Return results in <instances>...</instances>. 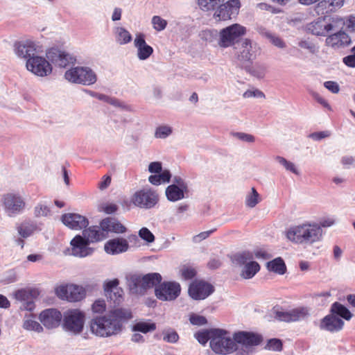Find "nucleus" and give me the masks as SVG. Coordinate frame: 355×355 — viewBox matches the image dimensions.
I'll use <instances>...</instances> for the list:
<instances>
[{
	"label": "nucleus",
	"instance_id": "nucleus-15",
	"mask_svg": "<svg viewBox=\"0 0 355 355\" xmlns=\"http://www.w3.org/2000/svg\"><path fill=\"white\" fill-rule=\"evenodd\" d=\"M180 286L178 283L165 282L155 289L156 297L162 301H170L177 298L180 293Z\"/></svg>",
	"mask_w": 355,
	"mask_h": 355
},
{
	"label": "nucleus",
	"instance_id": "nucleus-22",
	"mask_svg": "<svg viewBox=\"0 0 355 355\" xmlns=\"http://www.w3.org/2000/svg\"><path fill=\"white\" fill-rule=\"evenodd\" d=\"M62 315L56 309H47L42 311L39 315V320L47 329H51L58 327L62 320Z\"/></svg>",
	"mask_w": 355,
	"mask_h": 355
},
{
	"label": "nucleus",
	"instance_id": "nucleus-32",
	"mask_svg": "<svg viewBox=\"0 0 355 355\" xmlns=\"http://www.w3.org/2000/svg\"><path fill=\"white\" fill-rule=\"evenodd\" d=\"M83 236L90 243L101 241L106 237L105 232L101 228V225L92 226L83 232Z\"/></svg>",
	"mask_w": 355,
	"mask_h": 355
},
{
	"label": "nucleus",
	"instance_id": "nucleus-12",
	"mask_svg": "<svg viewBox=\"0 0 355 355\" xmlns=\"http://www.w3.org/2000/svg\"><path fill=\"white\" fill-rule=\"evenodd\" d=\"M26 69L39 77L48 76L52 73V67L48 59L40 55H34L26 60Z\"/></svg>",
	"mask_w": 355,
	"mask_h": 355
},
{
	"label": "nucleus",
	"instance_id": "nucleus-25",
	"mask_svg": "<svg viewBox=\"0 0 355 355\" xmlns=\"http://www.w3.org/2000/svg\"><path fill=\"white\" fill-rule=\"evenodd\" d=\"M49 62L59 67H65L73 62V58L69 54L58 49H51L46 53Z\"/></svg>",
	"mask_w": 355,
	"mask_h": 355
},
{
	"label": "nucleus",
	"instance_id": "nucleus-33",
	"mask_svg": "<svg viewBox=\"0 0 355 355\" xmlns=\"http://www.w3.org/2000/svg\"><path fill=\"white\" fill-rule=\"evenodd\" d=\"M128 286L133 294L144 295L146 291L144 278L139 275H132L128 279Z\"/></svg>",
	"mask_w": 355,
	"mask_h": 355
},
{
	"label": "nucleus",
	"instance_id": "nucleus-41",
	"mask_svg": "<svg viewBox=\"0 0 355 355\" xmlns=\"http://www.w3.org/2000/svg\"><path fill=\"white\" fill-rule=\"evenodd\" d=\"M156 329V324L154 322L146 321H139L136 322L132 327L133 331H139L143 334H147Z\"/></svg>",
	"mask_w": 355,
	"mask_h": 355
},
{
	"label": "nucleus",
	"instance_id": "nucleus-13",
	"mask_svg": "<svg viewBox=\"0 0 355 355\" xmlns=\"http://www.w3.org/2000/svg\"><path fill=\"white\" fill-rule=\"evenodd\" d=\"M234 49L238 60L241 62L251 61L255 59L259 51L257 44L248 39L241 40Z\"/></svg>",
	"mask_w": 355,
	"mask_h": 355
},
{
	"label": "nucleus",
	"instance_id": "nucleus-19",
	"mask_svg": "<svg viewBox=\"0 0 355 355\" xmlns=\"http://www.w3.org/2000/svg\"><path fill=\"white\" fill-rule=\"evenodd\" d=\"M233 335L234 340L236 343V350L239 346L249 350L250 348L258 345L261 342V337L252 332L238 331Z\"/></svg>",
	"mask_w": 355,
	"mask_h": 355
},
{
	"label": "nucleus",
	"instance_id": "nucleus-34",
	"mask_svg": "<svg viewBox=\"0 0 355 355\" xmlns=\"http://www.w3.org/2000/svg\"><path fill=\"white\" fill-rule=\"evenodd\" d=\"M186 192H187V189L180 188L176 184H171L166 188V196L168 200L175 202L183 199Z\"/></svg>",
	"mask_w": 355,
	"mask_h": 355
},
{
	"label": "nucleus",
	"instance_id": "nucleus-21",
	"mask_svg": "<svg viewBox=\"0 0 355 355\" xmlns=\"http://www.w3.org/2000/svg\"><path fill=\"white\" fill-rule=\"evenodd\" d=\"M342 30L335 31L336 33L327 35L325 44L334 49H340L349 46L352 42L351 38Z\"/></svg>",
	"mask_w": 355,
	"mask_h": 355
},
{
	"label": "nucleus",
	"instance_id": "nucleus-37",
	"mask_svg": "<svg viewBox=\"0 0 355 355\" xmlns=\"http://www.w3.org/2000/svg\"><path fill=\"white\" fill-rule=\"evenodd\" d=\"M331 313L340 316L346 320H349L352 318V313L344 305L339 302H334L331 306Z\"/></svg>",
	"mask_w": 355,
	"mask_h": 355
},
{
	"label": "nucleus",
	"instance_id": "nucleus-55",
	"mask_svg": "<svg viewBox=\"0 0 355 355\" xmlns=\"http://www.w3.org/2000/svg\"><path fill=\"white\" fill-rule=\"evenodd\" d=\"M195 338L200 344L205 345L208 340L211 341V329L207 331L196 333Z\"/></svg>",
	"mask_w": 355,
	"mask_h": 355
},
{
	"label": "nucleus",
	"instance_id": "nucleus-29",
	"mask_svg": "<svg viewBox=\"0 0 355 355\" xmlns=\"http://www.w3.org/2000/svg\"><path fill=\"white\" fill-rule=\"evenodd\" d=\"M344 326V322L342 319L330 313L325 316L321 321L320 328L331 332L340 331Z\"/></svg>",
	"mask_w": 355,
	"mask_h": 355
},
{
	"label": "nucleus",
	"instance_id": "nucleus-18",
	"mask_svg": "<svg viewBox=\"0 0 355 355\" xmlns=\"http://www.w3.org/2000/svg\"><path fill=\"white\" fill-rule=\"evenodd\" d=\"M241 7L239 0H230L224 4H220L214 13V17L219 21L231 19L239 13Z\"/></svg>",
	"mask_w": 355,
	"mask_h": 355
},
{
	"label": "nucleus",
	"instance_id": "nucleus-50",
	"mask_svg": "<svg viewBox=\"0 0 355 355\" xmlns=\"http://www.w3.org/2000/svg\"><path fill=\"white\" fill-rule=\"evenodd\" d=\"M92 311L94 313L103 315L106 310V303L103 299H98L92 305Z\"/></svg>",
	"mask_w": 355,
	"mask_h": 355
},
{
	"label": "nucleus",
	"instance_id": "nucleus-59",
	"mask_svg": "<svg viewBox=\"0 0 355 355\" xmlns=\"http://www.w3.org/2000/svg\"><path fill=\"white\" fill-rule=\"evenodd\" d=\"M298 46L304 49H307L310 53H314L316 51V47L315 45L307 40H303L299 42Z\"/></svg>",
	"mask_w": 355,
	"mask_h": 355
},
{
	"label": "nucleus",
	"instance_id": "nucleus-39",
	"mask_svg": "<svg viewBox=\"0 0 355 355\" xmlns=\"http://www.w3.org/2000/svg\"><path fill=\"white\" fill-rule=\"evenodd\" d=\"M143 278L146 291L154 286H155V288L158 286L157 284H160L162 279L161 275L157 272L148 273L143 276Z\"/></svg>",
	"mask_w": 355,
	"mask_h": 355
},
{
	"label": "nucleus",
	"instance_id": "nucleus-51",
	"mask_svg": "<svg viewBox=\"0 0 355 355\" xmlns=\"http://www.w3.org/2000/svg\"><path fill=\"white\" fill-rule=\"evenodd\" d=\"M172 133V128L168 125H160L155 132V137L159 139H164Z\"/></svg>",
	"mask_w": 355,
	"mask_h": 355
},
{
	"label": "nucleus",
	"instance_id": "nucleus-43",
	"mask_svg": "<svg viewBox=\"0 0 355 355\" xmlns=\"http://www.w3.org/2000/svg\"><path fill=\"white\" fill-rule=\"evenodd\" d=\"M334 19L341 21V24L339 28H338V30L343 29L344 26H345L349 31H355V16L349 15L345 18L335 16Z\"/></svg>",
	"mask_w": 355,
	"mask_h": 355
},
{
	"label": "nucleus",
	"instance_id": "nucleus-1",
	"mask_svg": "<svg viewBox=\"0 0 355 355\" xmlns=\"http://www.w3.org/2000/svg\"><path fill=\"white\" fill-rule=\"evenodd\" d=\"M132 318L130 310L114 308L103 315L94 316L89 322L90 332L99 338H109L119 334L124 323Z\"/></svg>",
	"mask_w": 355,
	"mask_h": 355
},
{
	"label": "nucleus",
	"instance_id": "nucleus-58",
	"mask_svg": "<svg viewBox=\"0 0 355 355\" xmlns=\"http://www.w3.org/2000/svg\"><path fill=\"white\" fill-rule=\"evenodd\" d=\"M266 348L273 351H281L282 349V343L277 338L270 339L267 343Z\"/></svg>",
	"mask_w": 355,
	"mask_h": 355
},
{
	"label": "nucleus",
	"instance_id": "nucleus-48",
	"mask_svg": "<svg viewBox=\"0 0 355 355\" xmlns=\"http://www.w3.org/2000/svg\"><path fill=\"white\" fill-rule=\"evenodd\" d=\"M275 159L276 162L282 165L286 171H291L296 175H299V171L293 162L281 156H277Z\"/></svg>",
	"mask_w": 355,
	"mask_h": 355
},
{
	"label": "nucleus",
	"instance_id": "nucleus-4",
	"mask_svg": "<svg viewBox=\"0 0 355 355\" xmlns=\"http://www.w3.org/2000/svg\"><path fill=\"white\" fill-rule=\"evenodd\" d=\"M64 78L72 83L92 85L97 80L96 73L88 67H75L66 71Z\"/></svg>",
	"mask_w": 355,
	"mask_h": 355
},
{
	"label": "nucleus",
	"instance_id": "nucleus-52",
	"mask_svg": "<svg viewBox=\"0 0 355 355\" xmlns=\"http://www.w3.org/2000/svg\"><path fill=\"white\" fill-rule=\"evenodd\" d=\"M249 72L258 78H263L266 73V67L263 65L255 64L249 69Z\"/></svg>",
	"mask_w": 355,
	"mask_h": 355
},
{
	"label": "nucleus",
	"instance_id": "nucleus-28",
	"mask_svg": "<svg viewBox=\"0 0 355 355\" xmlns=\"http://www.w3.org/2000/svg\"><path fill=\"white\" fill-rule=\"evenodd\" d=\"M129 244L123 238H116L106 242L104 246L105 251L110 254H117L128 251Z\"/></svg>",
	"mask_w": 355,
	"mask_h": 355
},
{
	"label": "nucleus",
	"instance_id": "nucleus-40",
	"mask_svg": "<svg viewBox=\"0 0 355 355\" xmlns=\"http://www.w3.org/2000/svg\"><path fill=\"white\" fill-rule=\"evenodd\" d=\"M143 278L146 291L154 286H155V288L158 286L157 284H160L162 279L161 275L157 272L148 273L143 276Z\"/></svg>",
	"mask_w": 355,
	"mask_h": 355
},
{
	"label": "nucleus",
	"instance_id": "nucleus-27",
	"mask_svg": "<svg viewBox=\"0 0 355 355\" xmlns=\"http://www.w3.org/2000/svg\"><path fill=\"white\" fill-rule=\"evenodd\" d=\"M15 52L18 57L23 58L27 60L29 58L35 55L36 44L30 40L17 42L15 44Z\"/></svg>",
	"mask_w": 355,
	"mask_h": 355
},
{
	"label": "nucleus",
	"instance_id": "nucleus-47",
	"mask_svg": "<svg viewBox=\"0 0 355 355\" xmlns=\"http://www.w3.org/2000/svg\"><path fill=\"white\" fill-rule=\"evenodd\" d=\"M260 202L259 194L254 188H252L251 193L247 195L245 198V205L247 207L253 208Z\"/></svg>",
	"mask_w": 355,
	"mask_h": 355
},
{
	"label": "nucleus",
	"instance_id": "nucleus-20",
	"mask_svg": "<svg viewBox=\"0 0 355 355\" xmlns=\"http://www.w3.org/2000/svg\"><path fill=\"white\" fill-rule=\"evenodd\" d=\"M214 291V286L204 281H194L189 288V295L194 300H204Z\"/></svg>",
	"mask_w": 355,
	"mask_h": 355
},
{
	"label": "nucleus",
	"instance_id": "nucleus-30",
	"mask_svg": "<svg viewBox=\"0 0 355 355\" xmlns=\"http://www.w3.org/2000/svg\"><path fill=\"white\" fill-rule=\"evenodd\" d=\"M344 5V0H322L317 5L316 10L322 15L334 12Z\"/></svg>",
	"mask_w": 355,
	"mask_h": 355
},
{
	"label": "nucleus",
	"instance_id": "nucleus-61",
	"mask_svg": "<svg viewBox=\"0 0 355 355\" xmlns=\"http://www.w3.org/2000/svg\"><path fill=\"white\" fill-rule=\"evenodd\" d=\"M189 320L194 325H203L207 323V319L204 316L196 314L191 315Z\"/></svg>",
	"mask_w": 355,
	"mask_h": 355
},
{
	"label": "nucleus",
	"instance_id": "nucleus-23",
	"mask_svg": "<svg viewBox=\"0 0 355 355\" xmlns=\"http://www.w3.org/2000/svg\"><path fill=\"white\" fill-rule=\"evenodd\" d=\"M71 253L73 256L85 257L92 254L93 249L89 247V243L82 236H76L71 241Z\"/></svg>",
	"mask_w": 355,
	"mask_h": 355
},
{
	"label": "nucleus",
	"instance_id": "nucleus-44",
	"mask_svg": "<svg viewBox=\"0 0 355 355\" xmlns=\"http://www.w3.org/2000/svg\"><path fill=\"white\" fill-rule=\"evenodd\" d=\"M37 230V226L34 223H23L18 228V233L22 238L31 236Z\"/></svg>",
	"mask_w": 355,
	"mask_h": 355
},
{
	"label": "nucleus",
	"instance_id": "nucleus-7",
	"mask_svg": "<svg viewBox=\"0 0 355 355\" xmlns=\"http://www.w3.org/2000/svg\"><path fill=\"white\" fill-rule=\"evenodd\" d=\"M85 320L84 311L75 309L64 312L63 315V327L67 331L75 335L82 332Z\"/></svg>",
	"mask_w": 355,
	"mask_h": 355
},
{
	"label": "nucleus",
	"instance_id": "nucleus-62",
	"mask_svg": "<svg viewBox=\"0 0 355 355\" xmlns=\"http://www.w3.org/2000/svg\"><path fill=\"white\" fill-rule=\"evenodd\" d=\"M324 86L325 88H327L329 91L334 94H337L340 91V87L338 84L336 82L334 81H326L324 83Z\"/></svg>",
	"mask_w": 355,
	"mask_h": 355
},
{
	"label": "nucleus",
	"instance_id": "nucleus-46",
	"mask_svg": "<svg viewBox=\"0 0 355 355\" xmlns=\"http://www.w3.org/2000/svg\"><path fill=\"white\" fill-rule=\"evenodd\" d=\"M95 98L112 105L114 107H121L122 109L128 108L126 105L115 98H112L102 94H95Z\"/></svg>",
	"mask_w": 355,
	"mask_h": 355
},
{
	"label": "nucleus",
	"instance_id": "nucleus-6",
	"mask_svg": "<svg viewBox=\"0 0 355 355\" xmlns=\"http://www.w3.org/2000/svg\"><path fill=\"white\" fill-rule=\"evenodd\" d=\"M340 21L339 19H334V17H320L309 24L307 29L313 35L327 36L329 33L338 31V28L341 24Z\"/></svg>",
	"mask_w": 355,
	"mask_h": 355
},
{
	"label": "nucleus",
	"instance_id": "nucleus-24",
	"mask_svg": "<svg viewBox=\"0 0 355 355\" xmlns=\"http://www.w3.org/2000/svg\"><path fill=\"white\" fill-rule=\"evenodd\" d=\"M62 222L70 229L79 230L89 225L87 218L78 214L67 213L62 216Z\"/></svg>",
	"mask_w": 355,
	"mask_h": 355
},
{
	"label": "nucleus",
	"instance_id": "nucleus-54",
	"mask_svg": "<svg viewBox=\"0 0 355 355\" xmlns=\"http://www.w3.org/2000/svg\"><path fill=\"white\" fill-rule=\"evenodd\" d=\"M266 37L269 39L270 42L275 46L279 49L286 48V45L285 42L278 36L272 33H266Z\"/></svg>",
	"mask_w": 355,
	"mask_h": 355
},
{
	"label": "nucleus",
	"instance_id": "nucleus-57",
	"mask_svg": "<svg viewBox=\"0 0 355 355\" xmlns=\"http://www.w3.org/2000/svg\"><path fill=\"white\" fill-rule=\"evenodd\" d=\"M232 136L247 143H253L255 141V138L253 135L245 132H233Z\"/></svg>",
	"mask_w": 355,
	"mask_h": 355
},
{
	"label": "nucleus",
	"instance_id": "nucleus-11",
	"mask_svg": "<svg viewBox=\"0 0 355 355\" xmlns=\"http://www.w3.org/2000/svg\"><path fill=\"white\" fill-rule=\"evenodd\" d=\"M55 293L59 298L71 302H80L86 297L85 288L74 284L60 286L56 288Z\"/></svg>",
	"mask_w": 355,
	"mask_h": 355
},
{
	"label": "nucleus",
	"instance_id": "nucleus-26",
	"mask_svg": "<svg viewBox=\"0 0 355 355\" xmlns=\"http://www.w3.org/2000/svg\"><path fill=\"white\" fill-rule=\"evenodd\" d=\"M134 46L137 49V56L140 60H146L153 53V49L147 44L143 33H137L134 40Z\"/></svg>",
	"mask_w": 355,
	"mask_h": 355
},
{
	"label": "nucleus",
	"instance_id": "nucleus-42",
	"mask_svg": "<svg viewBox=\"0 0 355 355\" xmlns=\"http://www.w3.org/2000/svg\"><path fill=\"white\" fill-rule=\"evenodd\" d=\"M267 268L270 271L275 272L279 275H283L286 271L285 263L281 258H277L268 262Z\"/></svg>",
	"mask_w": 355,
	"mask_h": 355
},
{
	"label": "nucleus",
	"instance_id": "nucleus-3",
	"mask_svg": "<svg viewBox=\"0 0 355 355\" xmlns=\"http://www.w3.org/2000/svg\"><path fill=\"white\" fill-rule=\"evenodd\" d=\"M211 349L216 354L227 355L236 350V343L234 335L221 329H211Z\"/></svg>",
	"mask_w": 355,
	"mask_h": 355
},
{
	"label": "nucleus",
	"instance_id": "nucleus-36",
	"mask_svg": "<svg viewBox=\"0 0 355 355\" xmlns=\"http://www.w3.org/2000/svg\"><path fill=\"white\" fill-rule=\"evenodd\" d=\"M23 328L27 331H33L37 333H41L44 330L42 325L35 320L34 316L31 314L24 316Z\"/></svg>",
	"mask_w": 355,
	"mask_h": 355
},
{
	"label": "nucleus",
	"instance_id": "nucleus-38",
	"mask_svg": "<svg viewBox=\"0 0 355 355\" xmlns=\"http://www.w3.org/2000/svg\"><path fill=\"white\" fill-rule=\"evenodd\" d=\"M171 175L168 170H164L161 173L149 176L148 181L153 185H159L169 182Z\"/></svg>",
	"mask_w": 355,
	"mask_h": 355
},
{
	"label": "nucleus",
	"instance_id": "nucleus-8",
	"mask_svg": "<svg viewBox=\"0 0 355 355\" xmlns=\"http://www.w3.org/2000/svg\"><path fill=\"white\" fill-rule=\"evenodd\" d=\"M2 205L8 216L15 217L25 210L26 202L20 194L8 193L2 198Z\"/></svg>",
	"mask_w": 355,
	"mask_h": 355
},
{
	"label": "nucleus",
	"instance_id": "nucleus-16",
	"mask_svg": "<svg viewBox=\"0 0 355 355\" xmlns=\"http://www.w3.org/2000/svg\"><path fill=\"white\" fill-rule=\"evenodd\" d=\"M118 279L106 280L103 283V291L107 300L114 305L120 304L123 300V291L119 287Z\"/></svg>",
	"mask_w": 355,
	"mask_h": 355
},
{
	"label": "nucleus",
	"instance_id": "nucleus-63",
	"mask_svg": "<svg viewBox=\"0 0 355 355\" xmlns=\"http://www.w3.org/2000/svg\"><path fill=\"white\" fill-rule=\"evenodd\" d=\"M148 171L151 173H161L163 171L161 162H153L150 163Z\"/></svg>",
	"mask_w": 355,
	"mask_h": 355
},
{
	"label": "nucleus",
	"instance_id": "nucleus-10",
	"mask_svg": "<svg viewBox=\"0 0 355 355\" xmlns=\"http://www.w3.org/2000/svg\"><path fill=\"white\" fill-rule=\"evenodd\" d=\"M158 200L157 192L148 188L137 191L130 198V202L135 206L146 209L155 207Z\"/></svg>",
	"mask_w": 355,
	"mask_h": 355
},
{
	"label": "nucleus",
	"instance_id": "nucleus-64",
	"mask_svg": "<svg viewBox=\"0 0 355 355\" xmlns=\"http://www.w3.org/2000/svg\"><path fill=\"white\" fill-rule=\"evenodd\" d=\"M179 336L175 331H168L164 336V340L174 343L178 340Z\"/></svg>",
	"mask_w": 355,
	"mask_h": 355
},
{
	"label": "nucleus",
	"instance_id": "nucleus-56",
	"mask_svg": "<svg viewBox=\"0 0 355 355\" xmlns=\"http://www.w3.org/2000/svg\"><path fill=\"white\" fill-rule=\"evenodd\" d=\"M139 236L148 243H152L155 240L153 233L146 227H142L139 232Z\"/></svg>",
	"mask_w": 355,
	"mask_h": 355
},
{
	"label": "nucleus",
	"instance_id": "nucleus-14",
	"mask_svg": "<svg viewBox=\"0 0 355 355\" xmlns=\"http://www.w3.org/2000/svg\"><path fill=\"white\" fill-rule=\"evenodd\" d=\"M310 310L306 306H299L288 311H277L275 318L279 321L293 322L306 319Z\"/></svg>",
	"mask_w": 355,
	"mask_h": 355
},
{
	"label": "nucleus",
	"instance_id": "nucleus-9",
	"mask_svg": "<svg viewBox=\"0 0 355 355\" xmlns=\"http://www.w3.org/2000/svg\"><path fill=\"white\" fill-rule=\"evenodd\" d=\"M254 254L249 251L237 253L233 257V261L239 265H244L241 272V277L244 279L252 278L260 270L259 263L252 261Z\"/></svg>",
	"mask_w": 355,
	"mask_h": 355
},
{
	"label": "nucleus",
	"instance_id": "nucleus-2",
	"mask_svg": "<svg viewBox=\"0 0 355 355\" xmlns=\"http://www.w3.org/2000/svg\"><path fill=\"white\" fill-rule=\"evenodd\" d=\"M286 236L294 244L311 246L322 241L323 230L318 223L306 221L291 227L286 231Z\"/></svg>",
	"mask_w": 355,
	"mask_h": 355
},
{
	"label": "nucleus",
	"instance_id": "nucleus-45",
	"mask_svg": "<svg viewBox=\"0 0 355 355\" xmlns=\"http://www.w3.org/2000/svg\"><path fill=\"white\" fill-rule=\"evenodd\" d=\"M224 0H198V4L201 10L209 11L214 10Z\"/></svg>",
	"mask_w": 355,
	"mask_h": 355
},
{
	"label": "nucleus",
	"instance_id": "nucleus-5",
	"mask_svg": "<svg viewBox=\"0 0 355 355\" xmlns=\"http://www.w3.org/2000/svg\"><path fill=\"white\" fill-rule=\"evenodd\" d=\"M245 33L246 29L244 26L239 24H232L220 31L218 44L223 48L238 44Z\"/></svg>",
	"mask_w": 355,
	"mask_h": 355
},
{
	"label": "nucleus",
	"instance_id": "nucleus-31",
	"mask_svg": "<svg viewBox=\"0 0 355 355\" xmlns=\"http://www.w3.org/2000/svg\"><path fill=\"white\" fill-rule=\"evenodd\" d=\"M101 228L105 232H112L116 234L125 232L126 228L119 221L115 218H107L101 222Z\"/></svg>",
	"mask_w": 355,
	"mask_h": 355
},
{
	"label": "nucleus",
	"instance_id": "nucleus-35",
	"mask_svg": "<svg viewBox=\"0 0 355 355\" xmlns=\"http://www.w3.org/2000/svg\"><path fill=\"white\" fill-rule=\"evenodd\" d=\"M114 34L116 43L120 45L127 44L132 40L131 33L121 26L116 27L114 29Z\"/></svg>",
	"mask_w": 355,
	"mask_h": 355
},
{
	"label": "nucleus",
	"instance_id": "nucleus-60",
	"mask_svg": "<svg viewBox=\"0 0 355 355\" xmlns=\"http://www.w3.org/2000/svg\"><path fill=\"white\" fill-rule=\"evenodd\" d=\"M182 276L186 279H190L196 275V270L191 267L184 266L181 269Z\"/></svg>",
	"mask_w": 355,
	"mask_h": 355
},
{
	"label": "nucleus",
	"instance_id": "nucleus-17",
	"mask_svg": "<svg viewBox=\"0 0 355 355\" xmlns=\"http://www.w3.org/2000/svg\"><path fill=\"white\" fill-rule=\"evenodd\" d=\"M39 295V291L35 288H24L18 290L15 293L16 300L20 301V309L31 311L35 309L34 300Z\"/></svg>",
	"mask_w": 355,
	"mask_h": 355
},
{
	"label": "nucleus",
	"instance_id": "nucleus-53",
	"mask_svg": "<svg viewBox=\"0 0 355 355\" xmlns=\"http://www.w3.org/2000/svg\"><path fill=\"white\" fill-rule=\"evenodd\" d=\"M50 211V209L46 205L38 203L34 208V216L37 218L47 216Z\"/></svg>",
	"mask_w": 355,
	"mask_h": 355
},
{
	"label": "nucleus",
	"instance_id": "nucleus-49",
	"mask_svg": "<svg viewBox=\"0 0 355 355\" xmlns=\"http://www.w3.org/2000/svg\"><path fill=\"white\" fill-rule=\"evenodd\" d=\"M151 23L153 28L157 31L164 30L167 26V21L160 16L155 15L152 17Z\"/></svg>",
	"mask_w": 355,
	"mask_h": 355
}]
</instances>
